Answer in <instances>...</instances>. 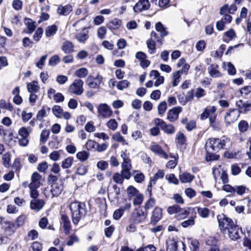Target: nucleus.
Masks as SVG:
<instances>
[{
    "instance_id": "18",
    "label": "nucleus",
    "mask_w": 251,
    "mask_h": 251,
    "mask_svg": "<svg viewBox=\"0 0 251 251\" xmlns=\"http://www.w3.org/2000/svg\"><path fill=\"white\" fill-rule=\"evenodd\" d=\"M162 217V209L158 207H156L152 212L151 223L153 225L156 224L161 220Z\"/></svg>"
},
{
    "instance_id": "43",
    "label": "nucleus",
    "mask_w": 251,
    "mask_h": 251,
    "mask_svg": "<svg viewBox=\"0 0 251 251\" xmlns=\"http://www.w3.org/2000/svg\"><path fill=\"white\" fill-rule=\"evenodd\" d=\"M197 208V212L201 217L203 218L208 217L210 212L208 208L206 207L201 208L200 207H198Z\"/></svg>"
},
{
    "instance_id": "33",
    "label": "nucleus",
    "mask_w": 251,
    "mask_h": 251,
    "mask_svg": "<svg viewBox=\"0 0 251 251\" xmlns=\"http://www.w3.org/2000/svg\"><path fill=\"white\" fill-rule=\"evenodd\" d=\"M223 68L226 70L228 72V74L230 75H234L236 74V69L234 68V66L230 62H223Z\"/></svg>"
},
{
    "instance_id": "63",
    "label": "nucleus",
    "mask_w": 251,
    "mask_h": 251,
    "mask_svg": "<svg viewBox=\"0 0 251 251\" xmlns=\"http://www.w3.org/2000/svg\"><path fill=\"white\" fill-rule=\"evenodd\" d=\"M129 82L126 80H123L119 81L117 84V88L120 90H123L125 88L128 87L129 85Z\"/></svg>"
},
{
    "instance_id": "52",
    "label": "nucleus",
    "mask_w": 251,
    "mask_h": 251,
    "mask_svg": "<svg viewBox=\"0 0 251 251\" xmlns=\"http://www.w3.org/2000/svg\"><path fill=\"white\" fill-rule=\"evenodd\" d=\"M88 73V70L84 68H82L77 70L75 72V75L80 78H83L85 77Z\"/></svg>"
},
{
    "instance_id": "35",
    "label": "nucleus",
    "mask_w": 251,
    "mask_h": 251,
    "mask_svg": "<svg viewBox=\"0 0 251 251\" xmlns=\"http://www.w3.org/2000/svg\"><path fill=\"white\" fill-rule=\"evenodd\" d=\"M112 139L116 142L122 143L123 145H128V143L124 137L118 132H115L113 135Z\"/></svg>"
},
{
    "instance_id": "29",
    "label": "nucleus",
    "mask_w": 251,
    "mask_h": 251,
    "mask_svg": "<svg viewBox=\"0 0 251 251\" xmlns=\"http://www.w3.org/2000/svg\"><path fill=\"white\" fill-rule=\"evenodd\" d=\"M227 6H225L221 8L220 10V14L221 15H225L224 17H223L221 20H223V21H224L225 24L230 23L231 22L232 19L230 15L226 14L227 11Z\"/></svg>"
},
{
    "instance_id": "5",
    "label": "nucleus",
    "mask_w": 251,
    "mask_h": 251,
    "mask_svg": "<svg viewBox=\"0 0 251 251\" xmlns=\"http://www.w3.org/2000/svg\"><path fill=\"white\" fill-rule=\"evenodd\" d=\"M63 190V185L61 182L55 183L51 185V188H46L44 190V194L46 197L50 198L58 196Z\"/></svg>"
},
{
    "instance_id": "20",
    "label": "nucleus",
    "mask_w": 251,
    "mask_h": 251,
    "mask_svg": "<svg viewBox=\"0 0 251 251\" xmlns=\"http://www.w3.org/2000/svg\"><path fill=\"white\" fill-rule=\"evenodd\" d=\"M150 76L153 79H156L154 83V85L156 87L163 84L164 81V77L160 75L159 73L156 70H152L150 72Z\"/></svg>"
},
{
    "instance_id": "19",
    "label": "nucleus",
    "mask_w": 251,
    "mask_h": 251,
    "mask_svg": "<svg viewBox=\"0 0 251 251\" xmlns=\"http://www.w3.org/2000/svg\"><path fill=\"white\" fill-rule=\"evenodd\" d=\"M41 176L37 172L34 173L31 177V182L29 184V188H39L40 186Z\"/></svg>"
},
{
    "instance_id": "55",
    "label": "nucleus",
    "mask_w": 251,
    "mask_h": 251,
    "mask_svg": "<svg viewBox=\"0 0 251 251\" xmlns=\"http://www.w3.org/2000/svg\"><path fill=\"white\" fill-rule=\"evenodd\" d=\"M139 193L138 190L132 186H129L127 189V194L130 198L134 197Z\"/></svg>"
},
{
    "instance_id": "42",
    "label": "nucleus",
    "mask_w": 251,
    "mask_h": 251,
    "mask_svg": "<svg viewBox=\"0 0 251 251\" xmlns=\"http://www.w3.org/2000/svg\"><path fill=\"white\" fill-rule=\"evenodd\" d=\"M57 30V27L55 25L48 26L45 30L46 36L48 37L54 35Z\"/></svg>"
},
{
    "instance_id": "13",
    "label": "nucleus",
    "mask_w": 251,
    "mask_h": 251,
    "mask_svg": "<svg viewBox=\"0 0 251 251\" xmlns=\"http://www.w3.org/2000/svg\"><path fill=\"white\" fill-rule=\"evenodd\" d=\"M216 110L217 108L214 106H207L200 115V119L204 120L207 118H209V120H210L211 118L216 119L217 115L215 113Z\"/></svg>"
},
{
    "instance_id": "41",
    "label": "nucleus",
    "mask_w": 251,
    "mask_h": 251,
    "mask_svg": "<svg viewBox=\"0 0 251 251\" xmlns=\"http://www.w3.org/2000/svg\"><path fill=\"white\" fill-rule=\"evenodd\" d=\"M28 91L30 93H36L39 89L38 83L36 81H32L27 84Z\"/></svg>"
},
{
    "instance_id": "11",
    "label": "nucleus",
    "mask_w": 251,
    "mask_h": 251,
    "mask_svg": "<svg viewBox=\"0 0 251 251\" xmlns=\"http://www.w3.org/2000/svg\"><path fill=\"white\" fill-rule=\"evenodd\" d=\"M213 174L215 180H217L219 177L222 180V182L226 184L228 182V176L226 172L224 170L222 166L218 165L215 166L213 168Z\"/></svg>"
},
{
    "instance_id": "54",
    "label": "nucleus",
    "mask_w": 251,
    "mask_h": 251,
    "mask_svg": "<svg viewBox=\"0 0 251 251\" xmlns=\"http://www.w3.org/2000/svg\"><path fill=\"white\" fill-rule=\"evenodd\" d=\"M181 74L180 73L179 71H176L174 72L173 74V86L174 87L177 86L179 81L180 78L181 77Z\"/></svg>"
},
{
    "instance_id": "6",
    "label": "nucleus",
    "mask_w": 251,
    "mask_h": 251,
    "mask_svg": "<svg viewBox=\"0 0 251 251\" xmlns=\"http://www.w3.org/2000/svg\"><path fill=\"white\" fill-rule=\"evenodd\" d=\"M98 117L100 119H107L111 117L113 111L106 103H100L97 107Z\"/></svg>"
},
{
    "instance_id": "46",
    "label": "nucleus",
    "mask_w": 251,
    "mask_h": 251,
    "mask_svg": "<svg viewBox=\"0 0 251 251\" xmlns=\"http://www.w3.org/2000/svg\"><path fill=\"white\" fill-rule=\"evenodd\" d=\"M16 226L14 223H8L7 224V226L5 229V233L7 235H11L15 232L16 230Z\"/></svg>"
},
{
    "instance_id": "28",
    "label": "nucleus",
    "mask_w": 251,
    "mask_h": 251,
    "mask_svg": "<svg viewBox=\"0 0 251 251\" xmlns=\"http://www.w3.org/2000/svg\"><path fill=\"white\" fill-rule=\"evenodd\" d=\"M61 221L64 230L67 233H68L71 229V222L69 217L67 215L63 214L61 216Z\"/></svg>"
},
{
    "instance_id": "2",
    "label": "nucleus",
    "mask_w": 251,
    "mask_h": 251,
    "mask_svg": "<svg viewBox=\"0 0 251 251\" xmlns=\"http://www.w3.org/2000/svg\"><path fill=\"white\" fill-rule=\"evenodd\" d=\"M69 208L71 212L73 223L75 225H77L86 214L85 205L84 203L75 201L70 203Z\"/></svg>"
},
{
    "instance_id": "39",
    "label": "nucleus",
    "mask_w": 251,
    "mask_h": 251,
    "mask_svg": "<svg viewBox=\"0 0 251 251\" xmlns=\"http://www.w3.org/2000/svg\"><path fill=\"white\" fill-rule=\"evenodd\" d=\"M31 131V129L29 127H22L18 130V134L22 138L28 137Z\"/></svg>"
},
{
    "instance_id": "51",
    "label": "nucleus",
    "mask_w": 251,
    "mask_h": 251,
    "mask_svg": "<svg viewBox=\"0 0 251 251\" xmlns=\"http://www.w3.org/2000/svg\"><path fill=\"white\" fill-rule=\"evenodd\" d=\"M195 218L190 217L188 220H185L181 223V226L184 228H186L195 225Z\"/></svg>"
},
{
    "instance_id": "56",
    "label": "nucleus",
    "mask_w": 251,
    "mask_h": 251,
    "mask_svg": "<svg viewBox=\"0 0 251 251\" xmlns=\"http://www.w3.org/2000/svg\"><path fill=\"white\" fill-rule=\"evenodd\" d=\"M112 179L115 183L121 184L123 183L124 179L123 178L122 175L119 173H115L114 174Z\"/></svg>"
},
{
    "instance_id": "12",
    "label": "nucleus",
    "mask_w": 251,
    "mask_h": 251,
    "mask_svg": "<svg viewBox=\"0 0 251 251\" xmlns=\"http://www.w3.org/2000/svg\"><path fill=\"white\" fill-rule=\"evenodd\" d=\"M227 234L228 237L232 240L237 241L241 238L242 234V228L236 224H235L225 233Z\"/></svg>"
},
{
    "instance_id": "45",
    "label": "nucleus",
    "mask_w": 251,
    "mask_h": 251,
    "mask_svg": "<svg viewBox=\"0 0 251 251\" xmlns=\"http://www.w3.org/2000/svg\"><path fill=\"white\" fill-rule=\"evenodd\" d=\"M167 108V104L165 101H162L158 106L157 110L159 115L162 117Z\"/></svg>"
},
{
    "instance_id": "4",
    "label": "nucleus",
    "mask_w": 251,
    "mask_h": 251,
    "mask_svg": "<svg viewBox=\"0 0 251 251\" xmlns=\"http://www.w3.org/2000/svg\"><path fill=\"white\" fill-rule=\"evenodd\" d=\"M222 189L226 193H229L231 196H234L235 194L239 196L243 195L248 189L244 185H235L232 186L229 184H224Z\"/></svg>"
},
{
    "instance_id": "34",
    "label": "nucleus",
    "mask_w": 251,
    "mask_h": 251,
    "mask_svg": "<svg viewBox=\"0 0 251 251\" xmlns=\"http://www.w3.org/2000/svg\"><path fill=\"white\" fill-rule=\"evenodd\" d=\"M189 215V211L185 208H180L176 218L178 220H182L186 218Z\"/></svg>"
},
{
    "instance_id": "50",
    "label": "nucleus",
    "mask_w": 251,
    "mask_h": 251,
    "mask_svg": "<svg viewBox=\"0 0 251 251\" xmlns=\"http://www.w3.org/2000/svg\"><path fill=\"white\" fill-rule=\"evenodd\" d=\"M87 172L88 167L84 165L81 164L77 167L75 173L78 175L84 176Z\"/></svg>"
},
{
    "instance_id": "24",
    "label": "nucleus",
    "mask_w": 251,
    "mask_h": 251,
    "mask_svg": "<svg viewBox=\"0 0 251 251\" xmlns=\"http://www.w3.org/2000/svg\"><path fill=\"white\" fill-rule=\"evenodd\" d=\"M167 251H176L179 247V242H176L173 239L169 238L166 241Z\"/></svg>"
},
{
    "instance_id": "8",
    "label": "nucleus",
    "mask_w": 251,
    "mask_h": 251,
    "mask_svg": "<svg viewBox=\"0 0 251 251\" xmlns=\"http://www.w3.org/2000/svg\"><path fill=\"white\" fill-rule=\"evenodd\" d=\"M102 80L103 77L100 74H97L95 76L90 75L87 78L86 83L91 88L98 89L100 88Z\"/></svg>"
},
{
    "instance_id": "38",
    "label": "nucleus",
    "mask_w": 251,
    "mask_h": 251,
    "mask_svg": "<svg viewBox=\"0 0 251 251\" xmlns=\"http://www.w3.org/2000/svg\"><path fill=\"white\" fill-rule=\"evenodd\" d=\"M146 44L149 49V52L150 54L154 53L156 50L155 41L152 38H150L147 41Z\"/></svg>"
},
{
    "instance_id": "44",
    "label": "nucleus",
    "mask_w": 251,
    "mask_h": 251,
    "mask_svg": "<svg viewBox=\"0 0 251 251\" xmlns=\"http://www.w3.org/2000/svg\"><path fill=\"white\" fill-rule=\"evenodd\" d=\"M76 156L78 160L81 162H84L88 158L89 153L85 151H79L77 153Z\"/></svg>"
},
{
    "instance_id": "53",
    "label": "nucleus",
    "mask_w": 251,
    "mask_h": 251,
    "mask_svg": "<svg viewBox=\"0 0 251 251\" xmlns=\"http://www.w3.org/2000/svg\"><path fill=\"white\" fill-rule=\"evenodd\" d=\"M52 111L55 116L59 118H62L63 109L60 106L54 105L52 108Z\"/></svg>"
},
{
    "instance_id": "60",
    "label": "nucleus",
    "mask_w": 251,
    "mask_h": 251,
    "mask_svg": "<svg viewBox=\"0 0 251 251\" xmlns=\"http://www.w3.org/2000/svg\"><path fill=\"white\" fill-rule=\"evenodd\" d=\"M50 132L49 130H43L40 135V141L43 143H45L48 140L50 135Z\"/></svg>"
},
{
    "instance_id": "58",
    "label": "nucleus",
    "mask_w": 251,
    "mask_h": 251,
    "mask_svg": "<svg viewBox=\"0 0 251 251\" xmlns=\"http://www.w3.org/2000/svg\"><path fill=\"white\" fill-rule=\"evenodd\" d=\"M155 200L153 198H151L145 203V211H146L147 210L152 208L155 205Z\"/></svg>"
},
{
    "instance_id": "59",
    "label": "nucleus",
    "mask_w": 251,
    "mask_h": 251,
    "mask_svg": "<svg viewBox=\"0 0 251 251\" xmlns=\"http://www.w3.org/2000/svg\"><path fill=\"white\" fill-rule=\"evenodd\" d=\"M166 178L169 183H172L175 185L178 184V180L174 174L167 175L166 176Z\"/></svg>"
},
{
    "instance_id": "64",
    "label": "nucleus",
    "mask_w": 251,
    "mask_h": 251,
    "mask_svg": "<svg viewBox=\"0 0 251 251\" xmlns=\"http://www.w3.org/2000/svg\"><path fill=\"white\" fill-rule=\"evenodd\" d=\"M136 251H156V249L153 245H148L144 247L140 248Z\"/></svg>"
},
{
    "instance_id": "32",
    "label": "nucleus",
    "mask_w": 251,
    "mask_h": 251,
    "mask_svg": "<svg viewBox=\"0 0 251 251\" xmlns=\"http://www.w3.org/2000/svg\"><path fill=\"white\" fill-rule=\"evenodd\" d=\"M155 29L160 33V35L162 37L166 36L168 34V32L166 30V28L160 22H157L155 24Z\"/></svg>"
},
{
    "instance_id": "37",
    "label": "nucleus",
    "mask_w": 251,
    "mask_h": 251,
    "mask_svg": "<svg viewBox=\"0 0 251 251\" xmlns=\"http://www.w3.org/2000/svg\"><path fill=\"white\" fill-rule=\"evenodd\" d=\"M163 131L168 134L172 135L175 133L176 128L172 124H167L166 123L161 128Z\"/></svg>"
},
{
    "instance_id": "26",
    "label": "nucleus",
    "mask_w": 251,
    "mask_h": 251,
    "mask_svg": "<svg viewBox=\"0 0 251 251\" xmlns=\"http://www.w3.org/2000/svg\"><path fill=\"white\" fill-rule=\"evenodd\" d=\"M236 37V33L234 29H230L225 32L223 35V41L226 43H228Z\"/></svg>"
},
{
    "instance_id": "7",
    "label": "nucleus",
    "mask_w": 251,
    "mask_h": 251,
    "mask_svg": "<svg viewBox=\"0 0 251 251\" xmlns=\"http://www.w3.org/2000/svg\"><path fill=\"white\" fill-rule=\"evenodd\" d=\"M240 116V111L237 109H230L226 112L224 120L226 126H229L234 123Z\"/></svg>"
},
{
    "instance_id": "17",
    "label": "nucleus",
    "mask_w": 251,
    "mask_h": 251,
    "mask_svg": "<svg viewBox=\"0 0 251 251\" xmlns=\"http://www.w3.org/2000/svg\"><path fill=\"white\" fill-rule=\"evenodd\" d=\"M164 176V173L163 171L159 170L154 174L153 177L150 180L147 189V191L149 192L150 196L151 195V187L152 184H154L157 179L163 178Z\"/></svg>"
},
{
    "instance_id": "27",
    "label": "nucleus",
    "mask_w": 251,
    "mask_h": 251,
    "mask_svg": "<svg viewBox=\"0 0 251 251\" xmlns=\"http://www.w3.org/2000/svg\"><path fill=\"white\" fill-rule=\"evenodd\" d=\"M61 49L66 53H69L74 51V46L70 41H66L62 43Z\"/></svg>"
},
{
    "instance_id": "14",
    "label": "nucleus",
    "mask_w": 251,
    "mask_h": 251,
    "mask_svg": "<svg viewBox=\"0 0 251 251\" xmlns=\"http://www.w3.org/2000/svg\"><path fill=\"white\" fill-rule=\"evenodd\" d=\"M182 108L176 106L170 109L167 114V119L170 122L176 121L179 117V114L182 112Z\"/></svg>"
},
{
    "instance_id": "47",
    "label": "nucleus",
    "mask_w": 251,
    "mask_h": 251,
    "mask_svg": "<svg viewBox=\"0 0 251 251\" xmlns=\"http://www.w3.org/2000/svg\"><path fill=\"white\" fill-rule=\"evenodd\" d=\"M209 123L210 126L213 129L216 131H219L221 129L220 123L217 121L216 119L211 118L210 120H209Z\"/></svg>"
},
{
    "instance_id": "31",
    "label": "nucleus",
    "mask_w": 251,
    "mask_h": 251,
    "mask_svg": "<svg viewBox=\"0 0 251 251\" xmlns=\"http://www.w3.org/2000/svg\"><path fill=\"white\" fill-rule=\"evenodd\" d=\"M122 25L121 20L118 19H114L111 20L107 24V27L110 29H118Z\"/></svg>"
},
{
    "instance_id": "3",
    "label": "nucleus",
    "mask_w": 251,
    "mask_h": 251,
    "mask_svg": "<svg viewBox=\"0 0 251 251\" xmlns=\"http://www.w3.org/2000/svg\"><path fill=\"white\" fill-rule=\"evenodd\" d=\"M217 219L220 230L224 234L227 232L228 228L229 229L235 224L232 219L223 214L218 215Z\"/></svg>"
},
{
    "instance_id": "48",
    "label": "nucleus",
    "mask_w": 251,
    "mask_h": 251,
    "mask_svg": "<svg viewBox=\"0 0 251 251\" xmlns=\"http://www.w3.org/2000/svg\"><path fill=\"white\" fill-rule=\"evenodd\" d=\"M106 125L109 129L115 131L118 127V124L115 119H111L106 123Z\"/></svg>"
},
{
    "instance_id": "36",
    "label": "nucleus",
    "mask_w": 251,
    "mask_h": 251,
    "mask_svg": "<svg viewBox=\"0 0 251 251\" xmlns=\"http://www.w3.org/2000/svg\"><path fill=\"white\" fill-rule=\"evenodd\" d=\"M176 143L178 145H182L186 141V138L184 133L181 131H178L176 136Z\"/></svg>"
},
{
    "instance_id": "30",
    "label": "nucleus",
    "mask_w": 251,
    "mask_h": 251,
    "mask_svg": "<svg viewBox=\"0 0 251 251\" xmlns=\"http://www.w3.org/2000/svg\"><path fill=\"white\" fill-rule=\"evenodd\" d=\"M179 179L182 183H189L194 178V176L188 173H184L179 175Z\"/></svg>"
},
{
    "instance_id": "10",
    "label": "nucleus",
    "mask_w": 251,
    "mask_h": 251,
    "mask_svg": "<svg viewBox=\"0 0 251 251\" xmlns=\"http://www.w3.org/2000/svg\"><path fill=\"white\" fill-rule=\"evenodd\" d=\"M83 81L81 79H75L71 84L68 91L70 93L75 94L76 95H81L84 91Z\"/></svg>"
},
{
    "instance_id": "23",
    "label": "nucleus",
    "mask_w": 251,
    "mask_h": 251,
    "mask_svg": "<svg viewBox=\"0 0 251 251\" xmlns=\"http://www.w3.org/2000/svg\"><path fill=\"white\" fill-rule=\"evenodd\" d=\"M72 11V6L70 4L64 6L59 5L57 9V12L60 15L67 16Z\"/></svg>"
},
{
    "instance_id": "57",
    "label": "nucleus",
    "mask_w": 251,
    "mask_h": 251,
    "mask_svg": "<svg viewBox=\"0 0 251 251\" xmlns=\"http://www.w3.org/2000/svg\"><path fill=\"white\" fill-rule=\"evenodd\" d=\"M73 162V158L72 157H68L62 161L61 166L64 169H68L72 166Z\"/></svg>"
},
{
    "instance_id": "16",
    "label": "nucleus",
    "mask_w": 251,
    "mask_h": 251,
    "mask_svg": "<svg viewBox=\"0 0 251 251\" xmlns=\"http://www.w3.org/2000/svg\"><path fill=\"white\" fill-rule=\"evenodd\" d=\"M45 201L42 199H34L30 202V207L36 212H38L42 209L45 205Z\"/></svg>"
},
{
    "instance_id": "25",
    "label": "nucleus",
    "mask_w": 251,
    "mask_h": 251,
    "mask_svg": "<svg viewBox=\"0 0 251 251\" xmlns=\"http://www.w3.org/2000/svg\"><path fill=\"white\" fill-rule=\"evenodd\" d=\"M236 104L240 109V112H246L251 110V102H243L242 100H239Z\"/></svg>"
},
{
    "instance_id": "22",
    "label": "nucleus",
    "mask_w": 251,
    "mask_h": 251,
    "mask_svg": "<svg viewBox=\"0 0 251 251\" xmlns=\"http://www.w3.org/2000/svg\"><path fill=\"white\" fill-rule=\"evenodd\" d=\"M209 75L212 77H219L222 74L219 70V66L216 64H212L208 68Z\"/></svg>"
},
{
    "instance_id": "62",
    "label": "nucleus",
    "mask_w": 251,
    "mask_h": 251,
    "mask_svg": "<svg viewBox=\"0 0 251 251\" xmlns=\"http://www.w3.org/2000/svg\"><path fill=\"white\" fill-rule=\"evenodd\" d=\"M180 207L176 204L173 205L172 206H170L167 209V212L170 214H177L179 210H180Z\"/></svg>"
},
{
    "instance_id": "21",
    "label": "nucleus",
    "mask_w": 251,
    "mask_h": 251,
    "mask_svg": "<svg viewBox=\"0 0 251 251\" xmlns=\"http://www.w3.org/2000/svg\"><path fill=\"white\" fill-rule=\"evenodd\" d=\"M150 150L156 154L165 159H168V155L161 147L158 145L153 144L150 147Z\"/></svg>"
},
{
    "instance_id": "61",
    "label": "nucleus",
    "mask_w": 251,
    "mask_h": 251,
    "mask_svg": "<svg viewBox=\"0 0 251 251\" xmlns=\"http://www.w3.org/2000/svg\"><path fill=\"white\" fill-rule=\"evenodd\" d=\"M134 199L133 200V203L134 205H140L143 201V196L141 193H138L134 197Z\"/></svg>"
},
{
    "instance_id": "49",
    "label": "nucleus",
    "mask_w": 251,
    "mask_h": 251,
    "mask_svg": "<svg viewBox=\"0 0 251 251\" xmlns=\"http://www.w3.org/2000/svg\"><path fill=\"white\" fill-rule=\"evenodd\" d=\"M76 37L77 40L80 42H84L88 38L87 32L84 30L77 33Z\"/></svg>"
},
{
    "instance_id": "15",
    "label": "nucleus",
    "mask_w": 251,
    "mask_h": 251,
    "mask_svg": "<svg viewBox=\"0 0 251 251\" xmlns=\"http://www.w3.org/2000/svg\"><path fill=\"white\" fill-rule=\"evenodd\" d=\"M150 6L149 0H139L134 6L133 10L136 13H139L148 10Z\"/></svg>"
},
{
    "instance_id": "40",
    "label": "nucleus",
    "mask_w": 251,
    "mask_h": 251,
    "mask_svg": "<svg viewBox=\"0 0 251 251\" xmlns=\"http://www.w3.org/2000/svg\"><path fill=\"white\" fill-rule=\"evenodd\" d=\"M0 108L10 112L14 110L13 105L9 102H7L5 100L3 99L0 100Z\"/></svg>"
},
{
    "instance_id": "1",
    "label": "nucleus",
    "mask_w": 251,
    "mask_h": 251,
    "mask_svg": "<svg viewBox=\"0 0 251 251\" xmlns=\"http://www.w3.org/2000/svg\"><path fill=\"white\" fill-rule=\"evenodd\" d=\"M229 142L230 139L225 136L221 138H211L208 139L205 145V149L207 152V160H214L212 155L214 152H218L220 150L226 148Z\"/></svg>"
},
{
    "instance_id": "9",
    "label": "nucleus",
    "mask_w": 251,
    "mask_h": 251,
    "mask_svg": "<svg viewBox=\"0 0 251 251\" xmlns=\"http://www.w3.org/2000/svg\"><path fill=\"white\" fill-rule=\"evenodd\" d=\"M148 215V212L142 208L135 209L131 214V220L135 224L144 222Z\"/></svg>"
}]
</instances>
